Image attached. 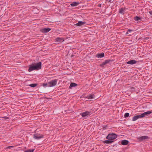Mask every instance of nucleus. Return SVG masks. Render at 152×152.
I'll list each match as a JSON object with an SVG mask.
<instances>
[{"label":"nucleus","instance_id":"f257e3e1","mask_svg":"<svg viewBox=\"0 0 152 152\" xmlns=\"http://www.w3.org/2000/svg\"><path fill=\"white\" fill-rule=\"evenodd\" d=\"M41 68V62H39L34 65L32 64L29 66V69L28 70L29 72H30L35 70H38Z\"/></svg>","mask_w":152,"mask_h":152},{"label":"nucleus","instance_id":"f03ea898","mask_svg":"<svg viewBox=\"0 0 152 152\" xmlns=\"http://www.w3.org/2000/svg\"><path fill=\"white\" fill-rule=\"evenodd\" d=\"M117 137L116 134L114 133H112L108 134L106 138L109 140H112L115 139Z\"/></svg>","mask_w":152,"mask_h":152},{"label":"nucleus","instance_id":"7ed1b4c3","mask_svg":"<svg viewBox=\"0 0 152 152\" xmlns=\"http://www.w3.org/2000/svg\"><path fill=\"white\" fill-rule=\"evenodd\" d=\"M57 80L54 79L52 80L48 83V86L49 87H52L55 86L57 84Z\"/></svg>","mask_w":152,"mask_h":152},{"label":"nucleus","instance_id":"20e7f679","mask_svg":"<svg viewBox=\"0 0 152 152\" xmlns=\"http://www.w3.org/2000/svg\"><path fill=\"white\" fill-rule=\"evenodd\" d=\"M43 135L38 133L35 134L34 135V138L37 140H39L43 137Z\"/></svg>","mask_w":152,"mask_h":152},{"label":"nucleus","instance_id":"39448f33","mask_svg":"<svg viewBox=\"0 0 152 152\" xmlns=\"http://www.w3.org/2000/svg\"><path fill=\"white\" fill-rule=\"evenodd\" d=\"M152 112L151 111H147L143 113L142 114L140 115L141 118L144 117L145 116L151 113Z\"/></svg>","mask_w":152,"mask_h":152},{"label":"nucleus","instance_id":"423d86ee","mask_svg":"<svg viewBox=\"0 0 152 152\" xmlns=\"http://www.w3.org/2000/svg\"><path fill=\"white\" fill-rule=\"evenodd\" d=\"M82 117H84L87 115H90V113L89 111H86L84 112H83L82 113L80 114Z\"/></svg>","mask_w":152,"mask_h":152},{"label":"nucleus","instance_id":"0eeeda50","mask_svg":"<svg viewBox=\"0 0 152 152\" xmlns=\"http://www.w3.org/2000/svg\"><path fill=\"white\" fill-rule=\"evenodd\" d=\"M56 42L58 43H60L64 41V39L62 38L57 37L56 39Z\"/></svg>","mask_w":152,"mask_h":152},{"label":"nucleus","instance_id":"6e6552de","mask_svg":"<svg viewBox=\"0 0 152 152\" xmlns=\"http://www.w3.org/2000/svg\"><path fill=\"white\" fill-rule=\"evenodd\" d=\"M110 61H111V60H106L104 62H103L102 64H100V66L101 67H103L104 65L109 63Z\"/></svg>","mask_w":152,"mask_h":152},{"label":"nucleus","instance_id":"1a4fd4ad","mask_svg":"<svg viewBox=\"0 0 152 152\" xmlns=\"http://www.w3.org/2000/svg\"><path fill=\"white\" fill-rule=\"evenodd\" d=\"M51 30L50 28H44L41 30V31L43 33H47Z\"/></svg>","mask_w":152,"mask_h":152},{"label":"nucleus","instance_id":"9d476101","mask_svg":"<svg viewBox=\"0 0 152 152\" xmlns=\"http://www.w3.org/2000/svg\"><path fill=\"white\" fill-rule=\"evenodd\" d=\"M137 61L134 60H131L128 61L127 64H136Z\"/></svg>","mask_w":152,"mask_h":152},{"label":"nucleus","instance_id":"9b49d317","mask_svg":"<svg viewBox=\"0 0 152 152\" xmlns=\"http://www.w3.org/2000/svg\"><path fill=\"white\" fill-rule=\"evenodd\" d=\"M129 142V141L126 140H124L121 141V144L123 145H127Z\"/></svg>","mask_w":152,"mask_h":152},{"label":"nucleus","instance_id":"f8f14e48","mask_svg":"<svg viewBox=\"0 0 152 152\" xmlns=\"http://www.w3.org/2000/svg\"><path fill=\"white\" fill-rule=\"evenodd\" d=\"M104 53H101L98 54L96 55V57L98 58H102L104 56Z\"/></svg>","mask_w":152,"mask_h":152},{"label":"nucleus","instance_id":"ddd939ff","mask_svg":"<svg viewBox=\"0 0 152 152\" xmlns=\"http://www.w3.org/2000/svg\"><path fill=\"white\" fill-rule=\"evenodd\" d=\"M141 118V116L140 115H136L134 117H133L132 118V121H135L137 120L139 118Z\"/></svg>","mask_w":152,"mask_h":152},{"label":"nucleus","instance_id":"4468645a","mask_svg":"<svg viewBox=\"0 0 152 152\" xmlns=\"http://www.w3.org/2000/svg\"><path fill=\"white\" fill-rule=\"evenodd\" d=\"M85 23V22L82 21H79L78 23H76V25L78 26H81L82 25L84 24Z\"/></svg>","mask_w":152,"mask_h":152},{"label":"nucleus","instance_id":"2eb2a0df","mask_svg":"<svg viewBox=\"0 0 152 152\" xmlns=\"http://www.w3.org/2000/svg\"><path fill=\"white\" fill-rule=\"evenodd\" d=\"M148 137L147 136H144L141 137L139 138V139L140 140H144L148 139Z\"/></svg>","mask_w":152,"mask_h":152},{"label":"nucleus","instance_id":"dca6fc26","mask_svg":"<svg viewBox=\"0 0 152 152\" xmlns=\"http://www.w3.org/2000/svg\"><path fill=\"white\" fill-rule=\"evenodd\" d=\"M79 4V3L77 2H73L72 4H71V5L72 7L76 6L78 5Z\"/></svg>","mask_w":152,"mask_h":152},{"label":"nucleus","instance_id":"f3484780","mask_svg":"<svg viewBox=\"0 0 152 152\" xmlns=\"http://www.w3.org/2000/svg\"><path fill=\"white\" fill-rule=\"evenodd\" d=\"M125 8H121L120 10L119 11V13L121 14H124V12H125Z\"/></svg>","mask_w":152,"mask_h":152},{"label":"nucleus","instance_id":"a211bd4d","mask_svg":"<svg viewBox=\"0 0 152 152\" xmlns=\"http://www.w3.org/2000/svg\"><path fill=\"white\" fill-rule=\"evenodd\" d=\"M94 94H90L88 96V99H93L94 98Z\"/></svg>","mask_w":152,"mask_h":152},{"label":"nucleus","instance_id":"6ab92c4d","mask_svg":"<svg viewBox=\"0 0 152 152\" xmlns=\"http://www.w3.org/2000/svg\"><path fill=\"white\" fill-rule=\"evenodd\" d=\"M113 141L110 140H106L104 141V142L106 143H111L113 142Z\"/></svg>","mask_w":152,"mask_h":152},{"label":"nucleus","instance_id":"aec40b11","mask_svg":"<svg viewBox=\"0 0 152 152\" xmlns=\"http://www.w3.org/2000/svg\"><path fill=\"white\" fill-rule=\"evenodd\" d=\"M77 84L74 83H71L69 87H72L76 86Z\"/></svg>","mask_w":152,"mask_h":152},{"label":"nucleus","instance_id":"412c9836","mask_svg":"<svg viewBox=\"0 0 152 152\" xmlns=\"http://www.w3.org/2000/svg\"><path fill=\"white\" fill-rule=\"evenodd\" d=\"M34 149H28L26 151H24V152H33Z\"/></svg>","mask_w":152,"mask_h":152},{"label":"nucleus","instance_id":"4be33fe9","mask_svg":"<svg viewBox=\"0 0 152 152\" xmlns=\"http://www.w3.org/2000/svg\"><path fill=\"white\" fill-rule=\"evenodd\" d=\"M37 86V84H30L29 86L32 87H34Z\"/></svg>","mask_w":152,"mask_h":152},{"label":"nucleus","instance_id":"5701e85b","mask_svg":"<svg viewBox=\"0 0 152 152\" xmlns=\"http://www.w3.org/2000/svg\"><path fill=\"white\" fill-rule=\"evenodd\" d=\"M140 19V18L138 16H136L134 18V20L136 21H138Z\"/></svg>","mask_w":152,"mask_h":152},{"label":"nucleus","instance_id":"b1692460","mask_svg":"<svg viewBox=\"0 0 152 152\" xmlns=\"http://www.w3.org/2000/svg\"><path fill=\"white\" fill-rule=\"evenodd\" d=\"M129 113H126L125 114L124 117L125 118L128 117L129 116Z\"/></svg>","mask_w":152,"mask_h":152},{"label":"nucleus","instance_id":"393cba45","mask_svg":"<svg viewBox=\"0 0 152 152\" xmlns=\"http://www.w3.org/2000/svg\"><path fill=\"white\" fill-rule=\"evenodd\" d=\"M14 147V146H8L7 147H6V149H10V148H13Z\"/></svg>","mask_w":152,"mask_h":152},{"label":"nucleus","instance_id":"a878e982","mask_svg":"<svg viewBox=\"0 0 152 152\" xmlns=\"http://www.w3.org/2000/svg\"><path fill=\"white\" fill-rule=\"evenodd\" d=\"M47 85H48V84H47V83H44L43 84V86L44 87H45L46 86H47Z\"/></svg>","mask_w":152,"mask_h":152},{"label":"nucleus","instance_id":"bb28decb","mask_svg":"<svg viewBox=\"0 0 152 152\" xmlns=\"http://www.w3.org/2000/svg\"><path fill=\"white\" fill-rule=\"evenodd\" d=\"M133 30H130V29H128V30H127V31L128 32H131V31H132Z\"/></svg>","mask_w":152,"mask_h":152},{"label":"nucleus","instance_id":"cd10ccee","mask_svg":"<svg viewBox=\"0 0 152 152\" xmlns=\"http://www.w3.org/2000/svg\"><path fill=\"white\" fill-rule=\"evenodd\" d=\"M149 13L150 14V15H152V11H149Z\"/></svg>","mask_w":152,"mask_h":152},{"label":"nucleus","instance_id":"c85d7f7f","mask_svg":"<svg viewBox=\"0 0 152 152\" xmlns=\"http://www.w3.org/2000/svg\"><path fill=\"white\" fill-rule=\"evenodd\" d=\"M149 38V37H146L145 38V40H147V39H148Z\"/></svg>","mask_w":152,"mask_h":152},{"label":"nucleus","instance_id":"c756f323","mask_svg":"<svg viewBox=\"0 0 152 152\" xmlns=\"http://www.w3.org/2000/svg\"><path fill=\"white\" fill-rule=\"evenodd\" d=\"M129 34V32H128V31H127V32L126 33V35H127V34Z\"/></svg>","mask_w":152,"mask_h":152},{"label":"nucleus","instance_id":"7c9ffc66","mask_svg":"<svg viewBox=\"0 0 152 152\" xmlns=\"http://www.w3.org/2000/svg\"><path fill=\"white\" fill-rule=\"evenodd\" d=\"M98 6L99 7H101V4H99L98 5Z\"/></svg>","mask_w":152,"mask_h":152}]
</instances>
